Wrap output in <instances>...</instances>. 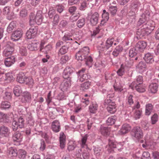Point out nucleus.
Returning a JSON list of instances; mask_svg holds the SVG:
<instances>
[{
	"label": "nucleus",
	"mask_w": 159,
	"mask_h": 159,
	"mask_svg": "<svg viewBox=\"0 0 159 159\" xmlns=\"http://www.w3.org/2000/svg\"><path fill=\"white\" fill-rule=\"evenodd\" d=\"M31 95L29 93L25 92L23 93V97L22 99L23 102H30L31 101Z\"/></svg>",
	"instance_id": "nucleus-24"
},
{
	"label": "nucleus",
	"mask_w": 159,
	"mask_h": 159,
	"mask_svg": "<svg viewBox=\"0 0 159 159\" xmlns=\"http://www.w3.org/2000/svg\"><path fill=\"white\" fill-rule=\"evenodd\" d=\"M102 20L101 21V24L103 25L107 22L109 18V13L106 12V10L103 11V13L102 15Z\"/></svg>",
	"instance_id": "nucleus-28"
},
{
	"label": "nucleus",
	"mask_w": 159,
	"mask_h": 159,
	"mask_svg": "<svg viewBox=\"0 0 159 159\" xmlns=\"http://www.w3.org/2000/svg\"><path fill=\"white\" fill-rule=\"evenodd\" d=\"M131 87L132 89H134V88L137 91L140 93L144 92L145 91V88L142 86V84L141 85L136 84Z\"/></svg>",
	"instance_id": "nucleus-41"
},
{
	"label": "nucleus",
	"mask_w": 159,
	"mask_h": 159,
	"mask_svg": "<svg viewBox=\"0 0 159 159\" xmlns=\"http://www.w3.org/2000/svg\"><path fill=\"white\" fill-rule=\"evenodd\" d=\"M137 68L140 73H142L146 70L147 66L145 63L141 61L137 65Z\"/></svg>",
	"instance_id": "nucleus-34"
},
{
	"label": "nucleus",
	"mask_w": 159,
	"mask_h": 159,
	"mask_svg": "<svg viewBox=\"0 0 159 159\" xmlns=\"http://www.w3.org/2000/svg\"><path fill=\"white\" fill-rule=\"evenodd\" d=\"M89 103V101L88 98L83 97L81 100L80 105L83 107H85Z\"/></svg>",
	"instance_id": "nucleus-45"
},
{
	"label": "nucleus",
	"mask_w": 159,
	"mask_h": 159,
	"mask_svg": "<svg viewBox=\"0 0 159 159\" xmlns=\"http://www.w3.org/2000/svg\"><path fill=\"white\" fill-rule=\"evenodd\" d=\"M24 124V119L22 117H20L17 119H14L12 123V127L14 131H16L18 127L20 128H23Z\"/></svg>",
	"instance_id": "nucleus-6"
},
{
	"label": "nucleus",
	"mask_w": 159,
	"mask_h": 159,
	"mask_svg": "<svg viewBox=\"0 0 159 159\" xmlns=\"http://www.w3.org/2000/svg\"><path fill=\"white\" fill-rule=\"evenodd\" d=\"M68 47L66 46H62L59 50L58 52L59 55H62L66 53L68 50Z\"/></svg>",
	"instance_id": "nucleus-47"
},
{
	"label": "nucleus",
	"mask_w": 159,
	"mask_h": 159,
	"mask_svg": "<svg viewBox=\"0 0 159 159\" xmlns=\"http://www.w3.org/2000/svg\"><path fill=\"white\" fill-rule=\"evenodd\" d=\"M114 39L113 38H109L106 40L105 44L102 42L100 44V46H98L97 47L99 52L100 53L101 52L104 51L108 50L110 47L112 46L113 44L114 45H116V43L114 42Z\"/></svg>",
	"instance_id": "nucleus-5"
},
{
	"label": "nucleus",
	"mask_w": 159,
	"mask_h": 159,
	"mask_svg": "<svg viewBox=\"0 0 159 159\" xmlns=\"http://www.w3.org/2000/svg\"><path fill=\"white\" fill-rule=\"evenodd\" d=\"M5 80H7L9 82L12 81L14 80V78L13 74L11 73H8L5 75Z\"/></svg>",
	"instance_id": "nucleus-48"
},
{
	"label": "nucleus",
	"mask_w": 159,
	"mask_h": 159,
	"mask_svg": "<svg viewBox=\"0 0 159 159\" xmlns=\"http://www.w3.org/2000/svg\"><path fill=\"white\" fill-rule=\"evenodd\" d=\"M132 135L137 139H140L143 136L142 130L139 127H135L132 129Z\"/></svg>",
	"instance_id": "nucleus-9"
},
{
	"label": "nucleus",
	"mask_w": 159,
	"mask_h": 159,
	"mask_svg": "<svg viewBox=\"0 0 159 159\" xmlns=\"http://www.w3.org/2000/svg\"><path fill=\"white\" fill-rule=\"evenodd\" d=\"M27 155L26 152L24 150L20 149L18 150V155L20 159H25Z\"/></svg>",
	"instance_id": "nucleus-40"
},
{
	"label": "nucleus",
	"mask_w": 159,
	"mask_h": 159,
	"mask_svg": "<svg viewBox=\"0 0 159 159\" xmlns=\"http://www.w3.org/2000/svg\"><path fill=\"white\" fill-rule=\"evenodd\" d=\"M128 70V67L124 64H122L120 69L117 71L118 75L122 76L124 75L125 71Z\"/></svg>",
	"instance_id": "nucleus-32"
},
{
	"label": "nucleus",
	"mask_w": 159,
	"mask_h": 159,
	"mask_svg": "<svg viewBox=\"0 0 159 159\" xmlns=\"http://www.w3.org/2000/svg\"><path fill=\"white\" fill-rule=\"evenodd\" d=\"M71 85V81L70 79H64L60 85L61 89L64 92Z\"/></svg>",
	"instance_id": "nucleus-16"
},
{
	"label": "nucleus",
	"mask_w": 159,
	"mask_h": 159,
	"mask_svg": "<svg viewBox=\"0 0 159 159\" xmlns=\"http://www.w3.org/2000/svg\"><path fill=\"white\" fill-rule=\"evenodd\" d=\"M142 111L140 110H137L134 112V116L136 119H139L142 115Z\"/></svg>",
	"instance_id": "nucleus-61"
},
{
	"label": "nucleus",
	"mask_w": 159,
	"mask_h": 159,
	"mask_svg": "<svg viewBox=\"0 0 159 159\" xmlns=\"http://www.w3.org/2000/svg\"><path fill=\"white\" fill-rule=\"evenodd\" d=\"M85 24V20L84 18L79 19L77 23V25L79 28H82Z\"/></svg>",
	"instance_id": "nucleus-60"
},
{
	"label": "nucleus",
	"mask_w": 159,
	"mask_h": 159,
	"mask_svg": "<svg viewBox=\"0 0 159 159\" xmlns=\"http://www.w3.org/2000/svg\"><path fill=\"white\" fill-rule=\"evenodd\" d=\"M44 44V43L42 41L40 44V51H42L43 49H44V51L47 52L52 49V47L51 44H48L44 48L43 47Z\"/></svg>",
	"instance_id": "nucleus-36"
},
{
	"label": "nucleus",
	"mask_w": 159,
	"mask_h": 159,
	"mask_svg": "<svg viewBox=\"0 0 159 159\" xmlns=\"http://www.w3.org/2000/svg\"><path fill=\"white\" fill-rule=\"evenodd\" d=\"M150 13L149 12L147 11L143 14L141 16L138 23V25H140L144 24L146 21H148L150 17Z\"/></svg>",
	"instance_id": "nucleus-13"
},
{
	"label": "nucleus",
	"mask_w": 159,
	"mask_h": 159,
	"mask_svg": "<svg viewBox=\"0 0 159 159\" xmlns=\"http://www.w3.org/2000/svg\"><path fill=\"white\" fill-rule=\"evenodd\" d=\"M109 11L112 15H115L117 11V8L116 6H113L110 4L108 6Z\"/></svg>",
	"instance_id": "nucleus-43"
},
{
	"label": "nucleus",
	"mask_w": 159,
	"mask_h": 159,
	"mask_svg": "<svg viewBox=\"0 0 159 159\" xmlns=\"http://www.w3.org/2000/svg\"><path fill=\"white\" fill-rule=\"evenodd\" d=\"M98 17L99 14L97 12H95L92 15L90 22L92 25H95L98 23Z\"/></svg>",
	"instance_id": "nucleus-21"
},
{
	"label": "nucleus",
	"mask_w": 159,
	"mask_h": 159,
	"mask_svg": "<svg viewBox=\"0 0 159 159\" xmlns=\"http://www.w3.org/2000/svg\"><path fill=\"white\" fill-rule=\"evenodd\" d=\"M43 18L42 12L40 11H38L35 15L33 13H31L30 16V24L33 25L36 23L39 25L41 23Z\"/></svg>",
	"instance_id": "nucleus-4"
},
{
	"label": "nucleus",
	"mask_w": 159,
	"mask_h": 159,
	"mask_svg": "<svg viewBox=\"0 0 159 159\" xmlns=\"http://www.w3.org/2000/svg\"><path fill=\"white\" fill-rule=\"evenodd\" d=\"M40 46V44L38 42L34 41L29 46V49L31 50H35L37 49L38 47Z\"/></svg>",
	"instance_id": "nucleus-44"
},
{
	"label": "nucleus",
	"mask_w": 159,
	"mask_h": 159,
	"mask_svg": "<svg viewBox=\"0 0 159 159\" xmlns=\"http://www.w3.org/2000/svg\"><path fill=\"white\" fill-rule=\"evenodd\" d=\"M78 80L82 82L85 80H87L90 78V75L85 72V69L83 68L77 73Z\"/></svg>",
	"instance_id": "nucleus-10"
},
{
	"label": "nucleus",
	"mask_w": 159,
	"mask_h": 159,
	"mask_svg": "<svg viewBox=\"0 0 159 159\" xmlns=\"http://www.w3.org/2000/svg\"><path fill=\"white\" fill-rule=\"evenodd\" d=\"M13 92L15 95L16 96L18 97L21 93L22 91L21 90L20 87L17 86L14 87Z\"/></svg>",
	"instance_id": "nucleus-46"
},
{
	"label": "nucleus",
	"mask_w": 159,
	"mask_h": 159,
	"mask_svg": "<svg viewBox=\"0 0 159 159\" xmlns=\"http://www.w3.org/2000/svg\"><path fill=\"white\" fill-rule=\"evenodd\" d=\"M26 76L23 72H20L17 75L16 80L17 81L20 83H25V79Z\"/></svg>",
	"instance_id": "nucleus-33"
},
{
	"label": "nucleus",
	"mask_w": 159,
	"mask_h": 159,
	"mask_svg": "<svg viewBox=\"0 0 159 159\" xmlns=\"http://www.w3.org/2000/svg\"><path fill=\"white\" fill-rule=\"evenodd\" d=\"M76 144L75 142L73 141H70L68 146V150L69 151H71L73 150L76 147Z\"/></svg>",
	"instance_id": "nucleus-50"
},
{
	"label": "nucleus",
	"mask_w": 159,
	"mask_h": 159,
	"mask_svg": "<svg viewBox=\"0 0 159 159\" xmlns=\"http://www.w3.org/2000/svg\"><path fill=\"white\" fill-rule=\"evenodd\" d=\"M14 51L13 48L11 46H7L3 52V55L8 57L11 55Z\"/></svg>",
	"instance_id": "nucleus-30"
},
{
	"label": "nucleus",
	"mask_w": 159,
	"mask_h": 159,
	"mask_svg": "<svg viewBox=\"0 0 159 159\" xmlns=\"http://www.w3.org/2000/svg\"><path fill=\"white\" fill-rule=\"evenodd\" d=\"M52 129L55 132H59L60 130V125L59 122L57 120H54L52 124Z\"/></svg>",
	"instance_id": "nucleus-22"
},
{
	"label": "nucleus",
	"mask_w": 159,
	"mask_h": 159,
	"mask_svg": "<svg viewBox=\"0 0 159 159\" xmlns=\"http://www.w3.org/2000/svg\"><path fill=\"white\" fill-rule=\"evenodd\" d=\"M10 130L7 127L2 126L0 127V137H5L7 139L10 134Z\"/></svg>",
	"instance_id": "nucleus-11"
},
{
	"label": "nucleus",
	"mask_w": 159,
	"mask_h": 159,
	"mask_svg": "<svg viewBox=\"0 0 159 159\" xmlns=\"http://www.w3.org/2000/svg\"><path fill=\"white\" fill-rule=\"evenodd\" d=\"M153 106L151 103H149L146 105L145 114L149 116L151 113L152 109Z\"/></svg>",
	"instance_id": "nucleus-42"
},
{
	"label": "nucleus",
	"mask_w": 159,
	"mask_h": 159,
	"mask_svg": "<svg viewBox=\"0 0 159 159\" xmlns=\"http://www.w3.org/2000/svg\"><path fill=\"white\" fill-rule=\"evenodd\" d=\"M131 129L130 126L128 124H124L121 129L118 132V134L120 135L126 134L129 132Z\"/></svg>",
	"instance_id": "nucleus-15"
},
{
	"label": "nucleus",
	"mask_w": 159,
	"mask_h": 159,
	"mask_svg": "<svg viewBox=\"0 0 159 159\" xmlns=\"http://www.w3.org/2000/svg\"><path fill=\"white\" fill-rule=\"evenodd\" d=\"M16 60L15 57L11 56L5 59L4 62V64L7 67H9L15 63Z\"/></svg>",
	"instance_id": "nucleus-19"
},
{
	"label": "nucleus",
	"mask_w": 159,
	"mask_h": 159,
	"mask_svg": "<svg viewBox=\"0 0 159 159\" xmlns=\"http://www.w3.org/2000/svg\"><path fill=\"white\" fill-rule=\"evenodd\" d=\"M141 159H150V155L148 152H144L142 154Z\"/></svg>",
	"instance_id": "nucleus-62"
},
{
	"label": "nucleus",
	"mask_w": 159,
	"mask_h": 159,
	"mask_svg": "<svg viewBox=\"0 0 159 159\" xmlns=\"http://www.w3.org/2000/svg\"><path fill=\"white\" fill-rule=\"evenodd\" d=\"M19 53L22 56H26L27 52L26 48L24 47H20V48Z\"/></svg>",
	"instance_id": "nucleus-57"
},
{
	"label": "nucleus",
	"mask_w": 159,
	"mask_h": 159,
	"mask_svg": "<svg viewBox=\"0 0 159 159\" xmlns=\"http://www.w3.org/2000/svg\"><path fill=\"white\" fill-rule=\"evenodd\" d=\"M59 16L58 14L55 15L53 18L52 24L53 26L57 25L59 21Z\"/></svg>",
	"instance_id": "nucleus-63"
},
{
	"label": "nucleus",
	"mask_w": 159,
	"mask_h": 159,
	"mask_svg": "<svg viewBox=\"0 0 159 159\" xmlns=\"http://www.w3.org/2000/svg\"><path fill=\"white\" fill-rule=\"evenodd\" d=\"M98 105L96 102H92L89 107V111L92 114H95L97 111Z\"/></svg>",
	"instance_id": "nucleus-31"
},
{
	"label": "nucleus",
	"mask_w": 159,
	"mask_h": 159,
	"mask_svg": "<svg viewBox=\"0 0 159 159\" xmlns=\"http://www.w3.org/2000/svg\"><path fill=\"white\" fill-rule=\"evenodd\" d=\"M93 150L94 154L97 157H99L102 154V150L100 148L94 147Z\"/></svg>",
	"instance_id": "nucleus-49"
},
{
	"label": "nucleus",
	"mask_w": 159,
	"mask_h": 159,
	"mask_svg": "<svg viewBox=\"0 0 159 159\" xmlns=\"http://www.w3.org/2000/svg\"><path fill=\"white\" fill-rule=\"evenodd\" d=\"M147 46V44L144 41L138 42L136 44L135 48L138 52H143Z\"/></svg>",
	"instance_id": "nucleus-18"
},
{
	"label": "nucleus",
	"mask_w": 159,
	"mask_h": 159,
	"mask_svg": "<svg viewBox=\"0 0 159 159\" xmlns=\"http://www.w3.org/2000/svg\"><path fill=\"white\" fill-rule=\"evenodd\" d=\"M60 147L62 149L64 148L66 144V136L63 132H61L59 137Z\"/></svg>",
	"instance_id": "nucleus-27"
},
{
	"label": "nucleus",
	"mask_w": 159,
	"mask_h": 159,
	"mask_svg": "<svg viewBox=\"0 0 159 159\" xmlns=\"http://www.w3.org/2000/svg\"><path fill=\"white\" fill-rule=\"evenodd\" d=\"M116 120V118L115 116H111L107 118L106 121V123L109 125H112L114 124Z\"/></svg>",
	"instance_id": "nucleus-39"
},
{
	"label": "nucleus",
	"mask_w": 159,
	"mask_h": 159,
	"mask_svg": "<svg viewBox=\"0 0 159 159\" xmlns=\"http://www.w3.org/2000/svg\"><path fill=\"white\" fill-rule=\"evenodd\" d=\"M143 58L147 63H152L154 61L152 54L149 52L146 54Z\"/></svg>",
	"instance_id": "nucleus-25"
},
{
	"label": "nucleus",
	"mask_w": 159,
	"mask_h": 159,
	"mask_svg": "<svg viewBox=\"0 0 159 159\" xmlns=\"http://www.w3.org/2000/svg\"><path fill=\"white\" fill-rule=\"evenodd\" d=\"M9 120V114L0 112V122H8Z\"/></svg>",
	"instance_id": "nucleus-29"
},
{
	"label": "nucleus",
	"mask_w": 159,
	"mask_h": 159,
	"mask_svg": "<svg viewBox=\"0 0 159 159\" xmlns=\"http://www.w3.org/2000/svg\"><path fill=\"white\" fill-rule=\"evenodd\" d=\"M155 27V23L152 20H148L143 25L141 28L138 30L136 34L140 37L148 35L151 33Z\"/></svg>",
	"instance_id": "nucleus-2"
},
{
	"label": "nucleus",
	"mask_w": 159,
	"mask_h": 159,
	"mask_svg": "<svg viewBox=\"0 0 159 159\" xmlns=\"http://www.w3.org/2000/svg\"><path fill=\"white\" fill-rule=\"evenodd\" d=\"M22 136L19 132H16L13 135L12 139L14 142L20 143L22 141Z\"/></svg>",
	"instance_id": "nucleus-26"
},
{
	"label": "nucleus",
	"mask_w": 159,
	"mask_h": 159,
	"mask_svg": "<svg viewBox=\"0 0 159 159\" xmlns=\"http://www.w3.org/2000/svg\"><path fill=\"white\" fill-rule=\"evenodd\" d=\"M37 33V29L36 27H32L27 31L26 33V37L27 39H31L34 38Z\"/></svg>",
	"instance_id": "nucleus-12"
},
{
	"label": "nucleus",
	"mask_w": 159,
	"mask_h": 159,
	"mask_svg": "<svg viewBox=\"0 0 159 159\" xmlns=\"http://www.w3.org/2000/svg\"><path fill=\"white\" fill-rule=\"evenodd\" d=\"M16 23L15 22H11L7 27V30L8 32L10 33L16 27Z\"/></svg>",
	"instance_id": "nucleus-51"
},
{
	"label": "nucleus",
	"mask_w": 159,
	"mask_h": 159,
	"mask_svg": "<svg viewBox=\"0 0 159 159\" xmlns=\"http://www.w3.org/2000/svg\"><path fill=\"white\" fill-rule=\"evenodd\" d=\"M116 143L111 140H109L108 145L109 148L108 149L109 152H111L113 150L112 149L116 148H118L120 146L123 145V143H119L116 144Z\"/></svg>",
	"instance_id": "nucleus-17"
},
{
	"label": "nucleus",
	"mask_w": 159,
	"mask_h": 159,
	"mask_svg": "<svg viewBox=\"0 0 159 159\" xmlns=\"http://www.w3.org/2000/svg\"><path fill=\"white\" fill-rule=\"evenodd\" d=\"M158 116L155 113L151 117V123L152 124H154L158 121Z\"/></svg>",
	"instance_id": "nucleus-54"
},
{
	"label": "nucleus",
	"mask_w": 159,
	"mask_h": 159,
	"mask_svg": "<svg viewBox=\"0 0 159 159\" xmlns=\"http://www.w3.org/2000/svg\"><path fill=\"white\" fill-rule=\"evenodd\" d=\"M71 35L68 34H65L64 36L62 37V40L66 43L67 41L70 40H72V39L71 38Z\"/></svg>",
	"instance_id": "nucleus-64"
},
{
	"label": "nucleus",
	"mask_w": 159,
	"mask_h": 159,
	"mask_svg": "<svg viewBox=\"0 0 159 159\" xmlns=\"http://www.w3.org/2000/svg\"><path fill=\"white\" fill-rule=\"evenodd\" d=\"M26 114L25 115V117L27 124L30 126H33L34 123V121L32 117L31 112L29 111H28L26 109Z\"/></svg>",
	"instance_id": "nucleus-20"
},
{
	"label": "nucleus",
	"mask_w": 159,
	"mask_h": 159,
	"mask_svg": "<svg viewBox=\"0 0 159 159\" xmlns=\"http://www.w3.org/2000/svg\"><path fill=\"white\" fill-rule=\"evenodd\" d=\"M8 156L10 157H16L17 155L16 149L14 147H10L7 150Z\"/></svg>",
	"instance_id": "nucleus-23"
},
{
	"label": "nucleus",
	"mask_w": 159,
	"mask_h": 159,
	"mask_svg": "<svg viewBox=\"0 0 159 159\" xmlns=\"http://www.w3.org/2000/svg\"><path fill=\"white\" fill-rule=\"evenodd\" d=\"M140 5V3L137 0L133 1L130 6V11L128 13L129 16H134L135 13L137 11L138 7Z\"/></svg>",
	"instance_id": "nucleus-8"
},
{
	"label": "nucleus",
	"mask_w": 159,
	"mask_h": 159,
	"mask_svg": "<svg viewBox=\"0 0 159 159\" xmlns=\"http://www.w3.org/2000/svg\"><path fill=\"white\" fill-rule=\"evenodd\" d=\"M143 80L142 76L139 75L136 78V81L133 82L131 84L130 87L134 86L136 84L141 85L143 83Z\"/></svg>",
	"instance_id": "nucleus-38"
},
{
	"label": "nucleus",
	"mask_w": 159,
	"mask_h": 159,
	"mask_svg": "<svg viewBox=\"0 0 159 159\" xmlns=\"http://www.w3.org/2000/svg\"><path fill=\"white\" fill-rule=\"evenodd\" d=\"M105 105L107 106V110L111 114H113L116 111L115 103L111 99H106L105 101Z\"/></svg>",
	"instance_id": "nucleus-7"
},
{
	"label": "nucleus",
	"mask_w": 159,
	"mask_h": 159,
	"mask_svg": "<svg viewBox=\"0 0 159 159\" xmlns=\"http://www.w3.org/2000/svg\"><path fill=\"white\" fill-rule=\"evenodd\" d=\"M55 13V11L53 7L50 6L49 7V10L48 12V15L50 18H52Z\"/></svg>",
	"instance_id": "nucleus-53"
},
{
	"label": "nucleus",
	"mask_w": 159,
	"mask_h": 159,
	"mask_svg": "<svg viewBox=\"0 0 159 159\" xmlns=\"http://www.w3.org/2000/svg\"><path fill=\"white\" fill-rule=\"evenodd\" d=\"M88 135L86 134L81 139V147L82 149H84L82 153V156L84 159H89L90 157L89 151L91 149L88 148L86 143Z\"/></svg>",
	"instance_id": "nucleus-3"
},
{
	"label": "nucleus",
	"mask_w": 159,
	"mask_h": 159,
	"mask_svg": "<svg viewBox=\"0 0 159 159\" xmlns=\"http://www.w3.org/2000/svg\"><path fill=\"white\" fill-rule=\"evenodd\" d=\"M91 83L89 81H87L82 84L80 85V89L85 91L90 87Z\"/></svg>",
	"instance_id": "nucleus-37"
},
{
	"label": "nucleus",
	"mask_w": 159,
	"mask_h": 159,
	"mask_svg": "<svg viewBox=\"0 0 159 159\" xmlns=\"http://www.w3.org/2000/svg\"><path fill=\"white\" fill-rule=\"evenodd\" d=\"M23 34V31L20 29H18L12 33L11 39L13 41L19 40L22 36Z\"/></svg>",
	"instance_id": "nucleus-14"
},
{
	"label": "nucleus",
	"mask_w": 159,
	"mask_h": 159,
	"mask_svg": "<svg viewBox=\"0 0 159 159\" xmlns=\"http://www.w3.org/2000/svg\"><path fill=\"white\" fill-rule=\"evenodd\" d=\"M25 83L28 84H32L34 83V80L31 77H27L26 76L25 79Z\"/></svg>",
	"instance_id": "nucleus-59"
},
{
	"label": "nucleus",
	"mask_w": 159,
	"mask_h": 159,
	"mask_svg": "<svg viewBox=\"0 0 159 159\" xmlns=\"http://www.w3.org/2000/svg\"><path fill=\"white\" fill-rule=\"evenodd\" d=\"M89 52L88 47H85L80 49L75 54L76 59L79 61L84 60L85 64L89 67L92 65L93 59L90 56H88Z\"/></svg>",
	"instance_id": "nucleus-1"
},
{
	"label": "nucleus",
	"mask_w": 159,
	"mask_h": 159,
	"mask_svg": "<svg viewBox=\"0 0 159 159\" xmlns=\"http://www.w3.org/2000/svg\"><path fill=\"white\" fill-rule=\"evenodd\" d=\"M80 16V14L79 13L75 15H72L70 16V20L71 22H74L78 20Z\"/></svg>",
	"instance_id": "nucleus-52"
},
{
	"label": "nucleus",
	"mask_w": 159,
	"mask_h": 159,
	"mask_svg": "<svg viewBox=\"0 0 159 159\" xmlns=\"http://www.w3.org/2000/svg\"><path fill=\"white\" fill-rule=\"evenodd\" d=\"M158 87L157 83H152L149 86V90L152 93H155L157 91Z\"/></svg>",
	"instance_id": "nucleus-35"
},
{
	"label": "nucleus",
	"mask_w": 159,
	"mask_h": 159,
	"mask_svg": "<svg viewBox=\"0 0 159 159\" xmlns=\"http://www.w3.org/2000/svg\"><path fill=\"white\" fill-rule=\"evenodd\" d=\"M137 50L135 48L131 49L129 51V55L130 57H133L135 56L137 54Z\"/></svg>",
	"instance_id": "nucleus-58"
},
{
	"label": "nucleus",
	"mask_w": 159,
	"mask_h": 159,
	"mask_svg": "<svg viewBox=\"0 0 159 159\" xmlns=\"http://www.w3.org/2000/svg\"><path fill=\"white\" fill-rule=\"evenodd\" d=\"M10 106V104L9 102L7 101H4L2 102L1 107L2 109L9 108Z\"/></svg>",
	"instance_id": "nucleus-56"
},
{
	"label": "nucleus",
	"mask_w": 159,
	"mask_h": 159,
	"mask_svg": "<svg viewBox=\"0 0 159 159\" xmlns=\"http://www.w3.org/2000/svg\"><path fill=\"white\" fill-rule=\"evenodd\" d=\"M133 98V95L131 94H130L126 98V102L130 105H132L134 103Z\"/></svg>",
	"instance_id": "nucleus-55"
}]
</instances>
